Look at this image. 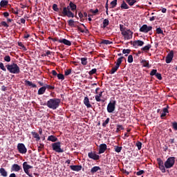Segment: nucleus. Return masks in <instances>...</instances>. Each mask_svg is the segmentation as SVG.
I'll use <instances>...</instances> for the list:
<instances>
[{"label": "nucleus", "mask_w": 177, "mask_h": 177, "mask_svg": "<svg viewBox=\"0 0 177 177\" xmlns=\"http://www.w3.org/2000/svg\"><path fill=\"white\" fill-rule=\"evenodd\" d=\"M122 53L124 55H129V53H131V49H123Z\"/></svg>", "instance_id": "obj_52"}, {"label": "nucleus", "mask_w": 177, "mask_h": 177, "mask_svg": "<svg viewBox=\"0 0 177 177\" xmlns=\"http://www.w3.org/2000/svg\"><path fill=\"white\" fill-rule=\"evenodd\" d=\"M115 104H117L116 100L110 102L108 104L107 108H106L108 113H113V111L115 110Z\"/></svg>", "instance_id": "obj_8"}, {"label": "nucleus", "mask_w": 177, "mask_h": 177, "mask_svg": "<svg viewBox=\"0 0 177 177\" xmlns=\"http://www.w3.org/2000/svg\"><path fill=\"white\" fill-rule=\"evenodd\" d=\"M136 146L138 147V150H140L142 149V142L140 141H138Z\"/></svg>", "instance_id": "obj_49"}, {"label": "nucleus", "mask_w": 177, "mask_h": 177, "mask_svg": "<svg viewBox=\"0 0 177 177\" xmlns=\"http://www.w3.org/2000/svg\"><path fill=\"white\" fill-rule=\"evenodd\" d=\"M0 174L1 176H8V171L3 167L0 168Z\"/></svg>", "instance_id": "obj_23"}, {"label": "nucleus", "mask_w": 177, "mask_h": 177, "mask_svg": "<svg viewBox=\"0 0 177 177\" xmlns=\"http://www.w3.org/2000/svg\"><path fill=\"white\" fill-rule=\"evenodd\" d=\"M70 8H71V10H72V12H74V10H77V5H75V3H73V1L70 2Z\"/></svg>", "instance_id": "obj_29"}, {"label": "nucleus", "mask_w": 177, "mask_h": 177, "mask_svg": "<svg viewBox=\"0 0 177 177\" xmlns=\"http://www.w3.org/2000/svg\"><path fill=\"white\" fill-rule=\"evenodd\" d=\"M100 167L95 166L93 168H91V173L92 174V175H93V174H96V172H97V171H100Z\"/></svg>", "instance_id": "obj_21"}, {"label": "nucleus", "mask_w": 177, "mask_h": 177, "mask_svg": "<svg viewBox=\"0 0 177 177\" xmlns=\"http://www.w3.org/2000/svg\"><path fill=\"white\" fill-rule=\"evenodd\" d=\"M61 102L62 101L59 98H51L47 101L46 106H47L48 109L56 110L57 109H59V106H60Z\"/></svg>", "instance_id": "obj_2"}, {"label": "nucleus", "mask_w": 177, "mask_h": 177, "mask_svg": "<svg viewBox=\"0 0 177 177\" xmlns=\"http://www.w3.org/2000/svg\"><path fill=\"white\" fill-rule=\"evenodd\" d=\"M169 108V106H167V108L163 109L162 112L160 115L161 118H164V117H165V115H167V113H169V111H168Z\"/></svg>", "instance_id": "obj_22"}, {"label": "nucleus", "mask_w": 177, "mask_h": 177, "mask_svg": "<svg viewBox=\"0 0 177 177\" xmlns=\"http://www.w3.org/2000/svg\"><path fill=\"white\" fill-rule=\"evenodd\" d=\"M1 26H3V27H6L7 28L8 27H9V25L6 23V21H2Z\"/></svg>", "instance_id": "obj_61"}, {"label": "nucleus", "mask_w": 177, "mask_h": 177, "mask_svg": "<svg viewBox=\"0 0 177 177\" xmlns=\"http://www.w3.org/2000/svg\"><path fill=\"white\" fill-rule=\"evenodd\" d=\"M58 80H61L62 81L64 80V75L62 74V73H59L57 75Z\"/></svg>", "instance_id": "obj_47"}, {"label": "nucleus", "mask_w": 177, "mask_h": 177, "mask_svg": "<svg viewBox=\"0 0 177 177\" xmlns=\"http://www.w3.org/2000/svg\"><path fill=\"white\" fill-rule=\"evenodd\" d=\"M46 89L45 88V86L41 87L39 90H38V95H44V93H45Z\"/></svg>", "instance_id": "obj_27"}, {"label": "nucleus", "mask_w": 177, "mask_h": 177, "mask_svg": "<svg viewBox=\"0 0 177 177\" xmlns=\"http://www.w3.org/2000/svg\"><path fill=\"white\" fill-rule=\"evenodd\" d=\"M11 169L15 172H19V171H21V167L17 164H14L12 165Z\"/></svg>", "instance_id": "obj_18"}, {"label": "nucleus", "mask_w": 177, "mask_h": 177, "mask_svg": "<svg viewBox=\"0 0 177 177\" xmlns=\"http://www.w3.org/2000/svg\"><path fill=\"white\" fill-rule=\"evenodd\" d=\"M82 64L83 66H86L88 64V58L86 57H82L81 58Z\"/></svg>", "instance_id": "obj_37"}, {"label": "nucleus", "mask_w": 177, "mask_h": 177, "mask_svg": "<svg viewBox=\"0 0 177 177\" xmlns=\"http://www.w3.org/2000/svg\"><path fill=\"white\" fill-rule=\"evenodd\" d=\"M127 28L124 26L122 24H120V30L121 32V34L127 31Z\"/></svg>", "instance_id": "obj_38"}, {"label": "nucleus", "mask_w": 177, "mask_h": 177, "mask_svg": "<svg viewBox=\"0 0 177 177\" xmlns=\"http://www.w3.org/2000/svg\"><path fill=\"white\" fill-rule=\"evenodd\" d=\"M70 74H71V69L65 71V75H70Z\"/></svg>", "instance_id": "obj_60"}, {"label": "nucleus", "mask_w": 177, "mask_h": 177, "mask_svg": "<svg viewBox=\"0 0 177 177\" xmlns=\"http://www.w3.org/2000/svg\"><path fill=\"white\" fill-rule=\"evenodd\" d=\"M118 68H120V67L117 66L116 65L113 67L111 70L110 74H114V73H115L117 71V70H118Z\"/></svg>", "instance_id": "obj_40"}, {"label": "nucleus", "mask_w": 177, "mask_h": 177, "mask_svg": "<svg viewBox=\"0 0 177 177\" xmlns=\"http://www.w3.org/2000/svg\"><path fill=\"white\" fill-rule=\"evenodd\" d=\"M84 104L87 107V109H91L92 107V105L91 104V102H89V98L88 97H84Z\"/></svg>", "instance_id": "obj_19"}, {"label": "nucleus", "mask_w": 177, "mask_h": 177, "mask_svg": "<svg viewBox=\"0 0 177 177\" xmlns=\"http://www.w3.org/2000/svg\"><path fill=\"white\" fill-rule=\"evenodd\" d=\"M145 45V41L142 40H136L133 42V46L134 48H138V46H143Z\"/></svg>", "instance_id": "obj_15"}, {"label": "nucleus", "mask_w": 177, "mask_h": 177, "mask_svg": "<svg viewBox=\"0 0 177 177\" xmlns=\"http://www.w3.org/2000/svg\"><path fill=\"white\" fill-rule=\"evenodd\" d=\"M91 13H93V15H96V13H99V10L96 8L95 10L93 9L90 10Z\"/></svg>", "instance_id": "obj_56"}, {"label": "nucleus", "mask_w": 177, "mask_h": 177, "mask_svg": "<svg viewBox=\"0 0 177 177\" xmlns=\"http://www.w3.org/2000/svg\"><path fill=\"white\" fill-rule=\"evenodd\" d=\"M153 30V26H147V24L142 25L140 29V32H144L145 34H147L149 31H151Z\"/></svg>", "instance_id": "obj_9"}, {"label": "nucleus", "mask_w": 177, "mask_h": 177, "mask_svg": "<svg viewBox=\"0 0 177 177\" xmlns=\"http://www.w3.org/2000/svg\"><path fill=\"white\" fill-rule=\"evenodd\" d=\"M51 74H52L54 77H57V72H56L55 70H53V71H51Z\"/></svg>", "instance_id": "obj_63"}, {"label": "nucleus", "mask_w": 177, "mask_h": 177, "mask_svg": "<svg viewBox=\"0 0 177 177\" xmlns=\"http://www.w3.org/2000/svg\"><path fill=\"white\" fill-rule=\"evenodd\" d=\"M70 168L72 171H75L78 172L82 169V166L81 165H71Z\"/></svg>", "instance_id": "obj_17"}, {"label": "nucleus", "mask_w": 177, "mask_h": 177, "mask_svg": "<svg viewBox=\"0 0 177 177\" xmlns=\"http://www.w3.org/2000/svg\"><path fill=\"white\" fill-rule=\"evenodd\" d=\"M6 67L10 73V74H20V67L17 66V64L12 63L11 64H7L6 65Z\"/></svg>", "instance_id": "obj_3"}, {"label": "nucleus", "mask_w": 177, "mask_h": 177, "mask_svg": "<svg viewBox=\"0 0 177 177\" xmlns=\"http://www.w3.org/2000/svg\"><path fill=\"white\" fill-rule=\"evenodd\" d=\"M4 60H5V62H7L8 63H9V62H10V56L6 55L4 57Z\"/></svg>", "instance_id": "obj_58"}, {"label": "nucleus", "mask_w": 177, "mask_h": 177, "mask_svg": "<svg viewBox=\"0 0 177 177\" xmlns=\"http://www.w3.org/2000/svg\"><path fill=\"white\" fill-rule=\"evenodd\" d=\"M25 85L30 86L31 88H37V84H34L32 82H30L28 80L25 81Z\"/></svg>", "instance_id": "obj_25"}, {"label": "nucleus", "mask_w": 177, "mask_h": 177, "mask_svg": "<svg viewBox=\"0 0 177 177\" xmlns=\"http://www.w3.org/2000/svg\"><path fill=\"white\" fill-rule=\"evenodd\" d=\"M44 87L46 88V89H49V90L55 89V86H51L49 84H45Z\"/></svg>", "instance_id": "obj_45"}, {"label": "nucleus", "mask_w": 177, "mask_h": 177, "mask_svg": "<svg viewBox=\"0 0 177 177\" xmlns=\"http://www.w3.org/2000/svg\"><path fill=\"white\" fill-rule=\"evenodd\" d=\"M88 156L90 158H91V160H94L95 161H97V160H99V158H100V156H99V155L93 152H89L88 153Z\"/></svg>", "instance_id": "obj_13"}, {"label": "nucleus", "mask_w": 177, "mask_h": 177, "mask_svg": "<svg viewBox=\"0 0 177 177\" xmlns=\"http://www.w3.org/2000/svg\"><path fill=\"white\" fill-rule=\"evenodd\" d=\"M121 150H122V147L115 146V151L116 153H121Z\"/></svg>", "instance_id": "obj_42"}, {"label": "nucleus", "mask_w": 177, "mask_h": 177, "mask_svg": "<svg viewBox=\"0 0 177 177\" xmlns=\"http://www.w3.org/2000/svg\"><path fill=\"white\" fill-rule=\"evenodd\" d=\"M33 138H35V139H36V140L38 142V140H41V137H39V134H38V133L35 132V131H32L31 132Z\"/></svg>", "instance_id": "obj_26"}, {"label": "nucleus", "mask_w": 177, "mask_h": 177, "mask_svg": "<svg viewBox=\"0 0 177 177\" xmlns=\"http://www.w3.org/2000/svg\"><path fill=\"white\" fill-rule=\"evenodd\" d=\"M47 140H48V142H57L58 139L57 137L55 136H49Z\"/></svg>", "instance_id": "obj_24"}, {"label": "nucleus", "mask_w": 177, "mask_h": 177, "mask_svg": "<svg viewBox=\"0 0 177 177\" xmlns=\"http://www.w3.org/2000/svg\"><path fill=\"white\" fill-rule=\"evenodd\" d=\"M127 3L129 5V6H133L134 3H136L138 2L136 0H125Z\"/></svg>", "instance_id": "obj_36"}, {"label": "nucleus", "mask_w": 177, "mask_h": 177, "mask_svg": "<svg viewBox=\"0 0 177 177\" xmlns=\"http://www.w3.org/2000/svg\"><path fill=\"white\" fill-rule=\"evenodd\" d=\"M97 71V69L93 68L91 71L88 72L89 75H93V74H96V72Z\"/></svg>", "instance_id": "obj_48"}, {"label": "nucleus", "mask_w": 177, "mask_h": 177, "mask_svg": "<svg viewBox=\"0 0 177 177\" xmlns=\"http://www.w3.org/2000/svg\"><path fill=\"white\" fill-rule=\"evenodd\" d=\"M122 35L124 37V39H132V37H133V32H132L131 29H127L125 32L122 33Z\"/></svg>", "instance_id": "obj_7"}, {"label": "nucleus", "mask_w": 177, "mask_h": 177, "mask_svg": "<svg viewBox=\"0 0 177 177\" xmlns=\"http://www.w3.org/2000/svg\"><path fill=\"white\" fill-rule=\"evenodd\" d=\"M127 62H128V63L133 62V56H132V55H130L128 56Z\"/></svg>", "instance_id": "obj_46"}, {"label": "nucleus", "mask_w": 177, "mask_h": 177, "mask_svg": "<svg viewBox=\"0 0 177 177\" xmlns=\"http://www.w3.org/2000/svg\"><path fill=\"white\" fill-rule=\"evenodd\" d=\"M141 63H142L143 67H148V68L150 67V66L149 65V61H147L146 59H142L141 61Z\"/></svg>", "instance_id": "obj_34"}, {"label": "nucleus", "mask_w": 177, "mask_h": 177, "mask_svg": "<svg viewBox=\"0 0 177 177\" xmlns=\"http://www.w3.org/2000/svg\"><path fill=\"white\" fill-rule=\"evenodd\" d=\"M175 165V157H169L165 162V167L167 169H169V168H172Z\"/></svg>", "instance_id": "obj_5"}, {"label": "nucleus", "mask_w": 177, "mask_h": 177, "mask_svg": "<svg viewBox=\"0 0 177 177\" xmlns=\"http://www.w3.org/2000/svg\"><path fill=\"white\" fill-rule=\"evenodd\" d=\"M157 161L159 166V169H160L162 174H165V172H167V170H165V165L164 161H162L161 158H158Z\"/></svg>", "instance_id": "obj_11"}, {"label": "nucleus", "mask_w": 177, "mask_h": 177, "mask_svg": "<svg viewBox=\"0 0 177 177\" xmlns=\"http://www.w3.org/2000/svg\"><path fill=\"white\" fill-rule=\"evenodd\" d=\"M169 143L170 145H174V143H175V138H170V139L169 140Z\"/></svg>", "instance_id": "obj_62"}, {"label": "nucleus", "mask_w": 177, "mask_h": 177, "mask_svg": "<svg viewBox=\"0 0 177 177\" xmlns=\"http://www.w3.org/2000/svg\"><path fill=\"white\" fill-rule=\"evenodd\" d=\"M124 130V127L121 124H118L116 128V132H120V131Z\"/></svg>", "instance_id": "obj_44"}, {"label": "nucleus", "mask_w": 177, "mask_h": 177, "mask_svg": "<svg viewBox=\"0 0 177 177\" xmlns=\"http://www.w3.org/2000/svg\"><path fill=\"white\" fill-rule=\"evenodd\" d=\"M156 34H162V35H164V31L161 30V28H157Z\"/></svg>", "instance_id": "obj_51"}, {"label": "nucleus", "mask_w": 177, "mask_h": 177, "mask_svg": "<svg viewBox=\"0 0 177 177\" xmlns=\"http://www.w3.org/2000/svg\"><path fill=\"white\" fill-rule=\"evenodd\" d=\"M32 168H33V167L28 165V163L27 162H24L23 163L24 171L25 174H26V175H28V176H29V177H34V176H32V174L30 173V169H31Z\"/></svg>", "instance_id": "obj_6"}, {"label": "nucleus", "mask_w": 177, "mask_h": 177, "mask_svg": "<svg viewBox=\"0 0 177 177\" xmlns=\"http://www.w3.org/2000/svg\"><path fill=\"white\" fill-rule=\"evenodd\" d=\"M18 46H21L24 50H27V48H26L24 44H23L21 42H18Z\"/></svg>", "instance_id": "obj_55"}, {"label": "nucleus", "mask_w": 177, "mask_h": 177, "mask_svg": "<svg viewBox=\"0 0 177 177\" xmlns=\"http://www.w3.org/2000/svg\"><path fill=\"white\" fill-rule=\"evenodd\" d=\"M157 70L156 69H153L151 72H150V75L153 76V75H156L157 74Z\"/></svg>", "instance_id": "obj_57"}, {"label": "nucleus", "mask_w": 177, "mask_h": 177, "mask_svg": "<svg viewBox=\"0 0 177 177\" xmlns=\"http://www.w3.org/2000/svg\"><path fill=\"white\" fill-rule=\"evenodd\" d=\"M17 149L21 154H26V153H27V148L23 143H19L17 146Z\"/></svg>", "instance_id": "obj_10"}, {"label": "nucleus", "mask_w": 177, "mask_h": 177, "mask_svg": "<svg viewBox=\"0 0 177 177\" xmlns=\"http://www.w3.org/2000/svg\"><path fill=\"white\" fill-rule=\"evenodd\" d=\"M53 10L55 12H59L60 13V8H58L57 4H56V3L53 5Z\"/></svg>", "instance_id": "obj_39"}, {"label": "nucleus", "mask_w": 177, "mask_h": 177, "mask_svg": "<svg viewBox=\"0 0 177 177\" xmlns=\"http://www.w3.org/2000/svg\"><path fill=\"white\" fill-rule=\"evenodd\" d=\"M102 24H103V26L102 27V28H106V27H107V26L110 24V21H109L108 19H104Z\"/></svg>", "instance_id": "obj_28"}, {"label": "nucleus", "mask_w": 177, "mask_h": 177, "mask_svg": "<svg viewBox=\"0 0 177 177\" xmlns=\"http://www.w3.org/2000/svg\"><path fill=\"white\" fill-rule=\"evenodd\" d=\"M156 78H158V80H159V81H161V80H162V76L161 75V73H156Z\"/></svg>", "instance_id": "obj_53"}, {"label": "nucleus", "mask_w": 177, "mask_h": 177, "mask_svg": "<svg viewBox=\"0 0 177 177\" xmlns=\"http://www.w3.org/2000/svg\"><path fill=\"white\" fill-rule=\"evenodd\" d=\"M70 9H71V8L70 7V3H69V6H68L67 7H63L61 6L59 8V16H62V17H75L74 15V12H71V10H70Z\"/></svg>", "instance_id": "obj_1"}, {"label": "nucleus", "mask_w": 177, "mask_h": 177, "mask_svg": "<svg viewBox=\"0 0 177 177\" xmlns=\"http://www.w3.org/2000/svg\"><path fill=\"white\" fill-rule=\"evenodd\" d=\"M172 59H174V50H171L169 52V53L167 54L165 58V62L167 64H169L172 62Z\"/></svg>", "instance_id": "obj_12"}, {"label": "nucleus", "mask_w": 177, "mask_h": 177, "mask_svg": "<svg viewBox=\"0 0 177 177\" xmlns=\"http://www.w3.org/2000/svg\"><path fill=\"white\" fill-rule=\"evenodd\" d=\"M103 96V91H101L98 95H95V100L96 102H100L102 100V97Z\"/></svg>", "instance_id": "obj_30"}, {"label": "nucleus", "mask_w": 177, "mask_h": 177, "mask_svg": "<svg viewBox=\"0 0 177 177\" xmlns=\"http://www.w3.org/2000/svg\"><path fill=\"white\" fill-rule=\"evenodd\" d=\"M68 26H70V27H74L75 25H74V20L73 19H70L68 21Z\"/></svg>", "instance_id": "obj_50"}, {"label": "nucleus", "mask_w": 177, "mask_h": 177, "mask_svg": "<svg viewBox=\"0 0 177 177\" xmlns=\"http://www.w3.org/2000/svg\"><path fill=\"white\" fill-rule=\"evenodd\" d=\"M143 174H145V171L143 170H140L136 173V175H138V176H140V175H143Z\"/></svg>", "instance_id": "obj_59"}, {"label": "nucleus", "mask_w": 177, "mask_h": 177, "mask_svg": "<svg viewBox=\"0 0 177 177\" xmlns=\"http://www.w3.org/2000/svg\"><path fill=\"white\" fill-rule=\"evenodd\" d=\"M0 68L1 70H2L3 71H6V68L5 67V66L3 65V63L0 62Z\"/></svg>", "instance_id": "obj_54"}, {"label": "nucleus", "mask_w": 177, "mask_h": 177, "mask_svg": "<svg viewBox=\"0 0 177 177\" xmlns=\"http://www.w3.org/2000/svg\"><path fill=\"white\" fill-rule=\"evenodd\" d=\"M109 122H110V118H107L106 120L102 122V127H106Z\"/></svg>", "instance_id": "obj_43"}, {"label": "nucleus", "mask_w": 177, "mask_h": 177, "mask_svg": "<svg viewBox=\"0 0 177 177\" xmlns=\"http://www.w3.org/2000/svg\"><path fill=\"white\" fill-rule=\"evenodd\" d=\"M173 128H174V129L177 131V122L173 123Z\"/></svg>", "instance_id": "obj_64"}, {"label": "nucleus", "mask_w": 177, "mask_h": 177, "mask_svg": "<svg viewBox=\"0 0 177 177\" xmlns=\"http://www.w3.org/2000/svg\"><path fill=\"white\" fill-rule=\"evenodd\" d=\"M151 48V44H148L141 48V50H143L144 52H146L147 50H150Z\"/></svg>", "instance_id": "obj_35"}, {"label": "nucleus", "mask_w": 177, "mask_h": 177, "mask_svg": "<svg viewBox=\"0 0 177 177\" xmlns=\"http://www.w3.org/2000/svg\"><path fill=\"white\" fill-rule=\"evenodd\" d=\"M121 9H129V6L127 4L125 1H123L121 6H120Z\"/></svg>", "instance_id": "obj_32"}, {"label": "nucleus", "mask_w": 177, "mask_h": 177, "mask_svg": "<svg viewBox=\"0 0 177 177\" xmlns=\"http://www.w3.org/2000/svg\"><path fill=\"white\" fill-rule=\"evenodd\" d=\"M52 149L56 153H64V150L62 149V142H54L51 145Z\"/></svg>", "instance_id": "obj_4"}, {"label": "nucleus", "mask_w": 177, "mask_h": 177, "mask_svg": "<svg viewBox=\"0 0 177 177\" xmlns=\"http://www.w3.org/2000/svg\"><path fill=\"white\" fill-rule=\"evenodd\" d=\"M122 59H125V57H120L117 59V62H116V66L120 67V66H121V64L122 63Z\"/></svg>", "instance_id": "obj_31"}, {"label": "nucleus", "mask_w": 177, "mask_h": 177, "mask_svg": "<svg viewBox=\"0 0 177 177\" xmlns=\"http://www.w3.org/2000/svg\"><path fill=\"white\" fill-rule=\"evenodd\" d=\"M106 150H107V145L101 144V145H100V149H99L98 153L103 154V153H104V151H106Z\"/></svg>", "instance_id": "obj_14"}, {"label": "nucleus", "mask_w": 177, "mask_h": 177, "mask_svg": "<svg viewBox=\"0 0 177 177\" xmlns=\"http://www.w3.org/2000/svg\"><path fill=\"white\" fill-rule=\"evenodd\" d=\"M111 9H114V8H115V6H117V0H113L111 2Z\"/></svg>", "instance_id": "obj_41"}, {"label": "nucleus", "mask_w": 177, "mask_h": 177, "mask_svg": "<svg viewBox=\"0 0 177 177\" xmlns=\"http://www.w3.org/2000/svg\"><path fill=\"white\" fill-rule=\"evenodd\" d=\"M58 42H59V44H64V45H66L67 46H71V41L66 39H60L58 40Z\"/></svg>", "instance_id": "obj_16"}, {"label": "nucleus", "mask_w": 177, "mask_h": 177, "mask_svg": "<svg viewBox=\"0 0 177 177\" xmlns=\"http://www.w3.org/2000/svg\"><path fill=\"white\" fill-rule=\"evenodd\" d=\"M8 3H9V1L1 0L0 2V9H2V8H6V6H8Z\"/></svg>", "instance_id": "obj_20"}, {"label": "nucleus", "mask_w": 177, "mask_h": 177, "mask_svg": "<svg viewBox=\"0 0 177 177\" xmlns=\"http://www.w3.org/2000/svg\"><path fill=\"white\" fill-rule=\"evenodd\" d=\"M101 44L103 45H111L113 44V41H110L109 40H107V39H102L101 41Z\"/></svg>", "instance_id": "obj_33"}]
</instances>
